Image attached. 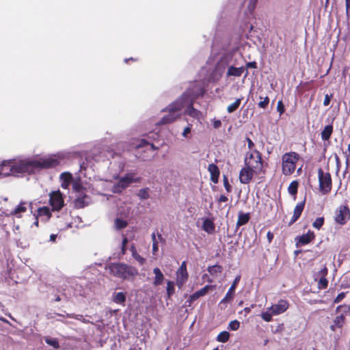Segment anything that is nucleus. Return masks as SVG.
Segmentation results:
<instances>
[{
  "mask_svg": "<svg viewBox=\"0 0 350 350\" xmlns=\"http://www.w3.org/2000/svg\"><path fill=\"white\" fill-rule=\"evenodd\" d=\"M332 96H333L332 94H329H329H325V98H324V100H323L324 106H328L329 105Z\"/></svg>",
  "mask_w": 350,
  "mask_h": 350,
  "instance_id": "52",
  "label": "nucleus"
},
{
  "mask_svg": "<svg viewBox=\"0 0 350 350\" xmlns=\"http://www.w3.org/2000/svg\"><path fill=\"white\" fill-rule=\"evenodd\" d=\"M56 238H57V234H51L50 236V241H53V242H55V240H56Z\"/></svg>",
  "mask_w": 350,
  "mask_h": 350,
  "instance_id": "62",
  "label": "nucleus"
},
{
  "mask_svg": "<svg viewBox=\"0 0 350 350\" xmlns=\"http://www.w3.org/2000/svg\"><path fill=\"white\" fill-rule=\"evenodd\" d=\"M346 293L345 292H342L340 293H339L336 297L334 299V304H338L340 303L346 296Z\"/></svg>",
  "mask_w": 350,
  "mask_h": 350,
  "instance_id": "50",
  "label": "nucleus"
},
{
  "mask_svg": "<svg viewBox=\"0 0 350 350\" xmlns=\"http://www.w3.org/2000/svg\"><path fill=\"white\" fill-rule=\"evenodd\" d=\"M208 171L211 174V180L213 183H217L220 175V172L217 165L214 163L210 164L208 167Z\"/></svg>",
  "mask_w": 350,
  "mask_h": 350,
  "instance_id": "21",
  "label": "nucleus"
},
{
  "mask_svg": "<svg viewBox=\"0 0 350 350\" xmlns=\"http://www.w3.org/2000/svg\"><path fill=\"white\" fill-rule=\"evenodd\" d=\"M257 1L258 0H250L247 8L250 13H252L254 11Z\"/></svg>",
  "mask_w": 350,
  "mask_h": 350,
  "instance_id": "49",
  "label": "nucleus"
},
{
  "mask_svg": "<svg viewBox=\"0 0 350 350\" xmlns=\"http://www.w3.org/2000/svg\"><path fill=\"white\" fill-rule=\"evenodd\" d=\"M130 250H131V252L132 255L134 254V252H137V250H136V247H135V246L134 245V244H133V245L131 246Z\"/></svg>",
  "mask_w": 350,
  "mask_h": 350,
  "instance_id": "61",
  "label": "nucleus"
},
{
  "mask_svg": "<svg viewBox=\"0 0 350 350\" xmlns=\"http://www.w3.org/2000/svg\"><path fill=\"white\" fill-rule=\"evenodd\" d=\"M319 190L323 195H327L332 189V180L329 172H324L322 168L318 171Z\"/></svg>",
  "mask_w": 350,
  "mask_h": 350,
  "instance_id": "6",
  "label": "nucleus"
},
{
  "mask_svg": "<svg viewBox=\"0 0 350 350\" xmlns=\"http://www.w3.org/2000/svg\"><path fill=\"white\" fill-rule=\"evenodd\" d=\"M12 160L3 161H2L0 165V174L3 175L5 176L14 175V171L12 170Z\"/></svg>",
  "mask_w": 350,
  "mask_h": 350,
  "instance_id": "19",
  "label": "nucleus"
},
{
  "mask_svg": "<svg viewBox=\"0 0 350 350\" xmlns=\"http://www.w3.org/2000/svg\"><path fill=\"white\" fill-rule=\"evenodd\" d=\"M139 181V178H135L134 174L133 173H128L126 174L124 177L121 178L119 181L114 186V191L118 192V189L119 191H121V189H124L127 188L132 183H137Z\"/></svg>",
  "mask_w": 350,
  "mask_h": 350,
  "instance_id": "11",
  "label": "nucleus"
},
{
  "mask_svg": "<svg viewBox=\"0 0 350 350\" xmlns=\"http://www.w3.org/2000/svg\"><path fill=\"white\" fill-rule=\"evenodd\" d=\"M191 132V128L189 126H187L184 129V131L183 132V136L185 137H187V134H189Z\"/></svg>",
  "mask_w": 350,
  "mask_h": 350,
  "instance_id": "59",
  "label": "nucleus"
},
{
  "mask_svg": "<svg viewBox=\"0 0 350 350\" xmlns=\"http://www.w3.org/2000/svg\"><path fill=\"white\" fill-rule=\"evenodd\" d=\"M315 238V234L313 231L308 230L307 233L295 238L296 246L305 245L310 243Z\"/></svg>",
  "mask_w": 350,
  "mask_h": 350,
  "instance_id": "15",
  "label": "nucleus"
},
{
  "mask_svg": "<svg viewBox=\"0 0 350 350\" xmlns=\"http://www.w3.org/2000/svg\"><path fill=\"white\" fill-rule=\"evenodd\" d=\"M350 219V208L347 205H340L334 212V221L344 226Z\"/></svg>",
  "mask_w": 350,
  "mask_h": 350,
  "instance_id": "8",
  "label": "nucleus"
},
{
  "mask_svg": "<svg viewBox=\"0 0 350 350\" xmlns=\"http://www.w3.org/2000/svg\"><path fill=\"white\" fill-rule=\"evenodd\" d=\"M324 221H325V219L323 217H318L312 223V226L314 228L319 230L323 226Z\"/></svg>",
  "mask_w": 350,
  "mask_h": 350,
  "instance_id": "41",
  "label": "nucleus"
},
{
  "mask_svg": "<svg viewBox=\"0 0 350 350\" xmlns=\"http://www.w3.org/2000/svg\"><path fill=\"white\" fill-rule=\"evenodd\" d=\"M90 197L85 193H80L75 200L74 204L76 208H83L89 204Z\"/></svg>",
  "mask_w": 350,
  "mask_h": 350,
  "instance_id": "20",
  "label": "nucleus"
},
{
  "mask_svg": "<svg viewBox=\"0 0 350 350\" xmlns=\"http://www.w3.org/2000/svg\"><path fill=\"white\" fill-rule=\"evenodd\" d=\"M230 338V334L227 331H223L220 332L217 336V341L219 342H226Z\"/></svg>",
  "mask_w": 350,
  "mask_h": 350,
  "instance_id": "35",
  "label": "nucleus"
},
{
  "mask_svg": "<svg viewBox=\"0 0 350 350\" xmlns=\"http://www.w3.org/2000/svg\"><path fill=\"white\" fill-rule=\"evenodd\" d=\"M298 187H299V182L297 180L292 181L288 187V193L291 195L295 196L296 194L297 193Z\"/></svg>",
  "mask_w": 350,
  "mask_h": 350,
  "instance_id": "33",
  "label": "nucleus"
},
{
  "mask_svg": "<svg viewBox=\"0 0 350 350\" xmlns=\"http://www.w3.org/2000/svg\"><path fill=\"white\" fill-rule=\"evenodd\" d=\"M49 204L52 207V211H58L61 210L64 205L62 193L59 191H52L49 194Z\"/></svg>",
  "mask_w": 350,
  "mask_h": 350,
  "instance_id": "10",
  "label": "nucleus"
},
{
  "mask_svg": "<svg viewBox=\"0 0 350 350\" xmlns=\"http://www.w3.org/2000/svg\"><path fill=\"white\" fill-rule=\"evenodd\" d=\"M12 170L14 176L18 174H33L39 169H49L60 164L61 159L55 155L48 158H41L38 160L31 159H11Z\"/></svg>",
  "mask_w": 350,
  "mask_h": 350,
  "instance_id": "1",
  "label": "nucleus"
},
{
  "mask_svg": "<svg viewBox=\"0 0 350 350\" xmlns=\"http://www.w3.org/2000/svg\"><path fill=\"white\" fill-rule=\"evenodd\" d=\"M127 243H128V239H127V237H124L122 241V245L126 246Z\"/></svg>",
  "mask_w": 350,
  "mask_h": 350,
  "instance_id": "63",
  "label": "nucleus"
},
{
  "mask_svg": "<svg viewBox=\"0 0 350 350\" xmlns=\"http://www.w3.org/2000/svg\"><path fill=\"white\" fill-rule=\"evenodd\" d=\"M215 129H219L221 126V122L219 120H215L213 122Z\"/></svg>",
  "mask_w": 350,
  "mask_h": 350,
  "instance_id": "54",
  "label": "nucleus"
},
{
  "mask_svg": "<svg viewBox=\"0 0 350 350\" xmlns=\"http://www.w3.org/2000/svg\"><path fill=\"white\" fill-rule=\"evenodd\" d=\"M273 314H272V312H263L262 314H261V317L262 319L266 321V322H270L272 321V316Z\"/></svg>",
  "mask_w": 350,
  "mask_h": 350,
  "instance_id": "46",
  "label": "nucleus"
},
{
  "mask_svg": "<svg viewBox=\"0 0 350 350\" xmlns=\"http://www.w3.org/2000/svg\"><path fill=\"white\" fill-rule=\"evenodd\" d=\"M159 250L158 241H154L152 243V252L153 254L156 253Z\"/></svg>",
  "mask_w": 350,
  "mask_h": 350,
  "instance_id": "60",
  "label": "nucleus"
},
{
  "mask_svg": "<svg viewBox=\"0 0 350 350\" xmlns=\"http://www.w3.org/2000/svg\"><path fill=\"white\" fill-rule=\"evenodd\" d=\"M288 303L286 300L280 299L278 304L271 306L269 310L274 315H278L284 312L288 308Z\"/></svg>",
  "mask_w": 350,
  "mask_h": 350,
  "instance_id": "16",
  "label": "nucleus"
},
{
  "mask_svg": "<svg viewBox=\"0 0 350 350\" xmlns=\"http://www.w3.org/2000/svg\"><path fill=\"white\" fill-rule=\"evenodd\" d=\"M183 109L181 100H176L170 104L166 110L168 113L164 116L161 120L157 123L158 125H164L170 124L174 122L176 119L180 117V111Z\"/></svg>",
  "mask_w": 350,
  "mask_h": 350,
  "instance_id": "4",
  "label": "nucleus"
},
{
  "mask_svg": "<svg viewBox=\"0 0 350 350\" xmlns=\"http://www.w3.org/2000/svg\"><path fill=\"white\" fill-rule=\"evenodd\" d=\"M60 178L62 180V187L67 189L72 181V175L70 172H63L60 175Z\"/></svg>",
  "mask_w": 350,
  "mask_h": 350,
  "instance_id": "24",
  "label": "nucleus"
},
{
  "mask_svg": "<svg viewBox=\"0 0 350 350\" xmlns=\"http://www.w3.org/2000/svg\"><path fill=\"white\" fill-rule=\"evenodd\" d=\"M202 228L207 233L212 234L215 231V226L211 219H206L203 221Z\"/></svg>",
  "mask_w": 350,
  "mask_h": 350,
  "instance_id": "26",
  "label": "nucleus"
},
{
  "mask_svg": "<svg viewBox=\"0 0 350 350\" xmlns=\"http://www.w3.org/2000/svg\"><path fill=\"white\" fill-rule=\"evenodd\" d=\"M44 340L46 344L52 346L55 349H58L59 347V342L56 338H51L47 337Z\"/></svg>",
  "mask_w": 350,
  "mask_h": 350,
  "instance_id": "43",
  "label": "nucleus"
},
{
  "mask_svg": "<svg viewBox=\"0 0 350 350\" xmlns=\"http://www.w3.org/2000/svg\"><path fill=\"white\" fill-rule=\"evenodd\" d=\"M328 274V269L327 268L326 265H324L323 267L317 273L314 274V280H317V278L319 277H327Z\"/></svg>",
  "mask_w": 350,
  "mask_h": 350,
  "instance_id": "38",
  "label": "nucleus"
},
{
  "mask_svg": "<svg viewBox=\"0 0 350 350\" xmlns=\"http://www.w3.org/2000/svg\"><path fill=\"white\" fill-rule=\"evenodd\" d=\"M277 110L279 111L280 114H282L284 112L285 108L282 100L278 101L277 105Z\"/></svg>",
  "mask_w": 350,
  "mask_h": 350,
  "instance_id": "51",
  "label": "nucleus"
},
{
  "mask_svg": "<svg viewBox=\"0 0 350 350\" xmlns=\"http://www.w3.org/2000/svg\"><path fill=\"white\" fill-rule=\"evenodd\" d=\"M146 145H149V142L145 139H142L140 141H139V144L137 145L138 147H143Z\"/></svg>",
  "mask_w": 350,
  "mask_h": 350,
  "instance_id": "56",
  "label": "nucleus"
},
{
  "mask_svg": "<svg viewBox=\"0 0 350 350\" xmlns=\"http://www.w3.org/2000/svg\"><path fill=\"white\" fill-rule=\"evenodd\" d=\"M27 203L21 202L13 211H11L10 215L21 217V214L27 211Z\"/></svg>",
  "mask_w": 350,
  "mask_h": 350,
  "instance_id": "25",
  "label": "nucleus"
},
{
  "mask_svg": "<svg viewBox=\"0 0 350 350\" xmlns=\"http://www.w3.org/2000/svg\"><path fill=\"white\" fill-rule=\"evenodd\" d=\"M259 173V172L245 165V167L239 172V180L242 184H249L252 181L254 174Z\"/></svg>",
  "mask_w": 350,
  "mask_h": 350,
  "instance_id": "12",
  "label": "nucleus"
},
{
  "mask_svg": "<svg viewBox=\"0 0 350 350\" xmlns=\"http://www.w3.org/2000/svg\"><path fill=\"white\" fill-rule=\"evenodd\" d=\"M153 273L154 274V278L152 282L153 285L155 286L161 285L165 278L161 269L159 267L154 268Z\"/></svg>",
  "mask_w": 350,
  "mask_h": 350,
  "instance_id": "22",
  "label": "nucleus"
},
{
  "mask_svg": "<svg viewBox=\"0 0 350 350\" xmlns=\"http://www.w3.org/2000/svg\"><path fill=\"white\" fill-rule=\"evenodd\" d=\"M189 274L187 270V263L183 261L176 271V285L181 288L187 281Z\"/></svg>",
  "mask_w": 350,
  "mask_h": 350,
  "instance_id": "13",
  "label": "nucleus"
},
{
  "mask_svg": "<svg viewBox=\"0 0 350 350\" xmlns=\"http://www.w3.org/2000/svg\"><path fill=\"white\" fill-rule=\"evenodd\" d=\"M174 282L173 281H167L166 291L168 298H170L175 293Z\"/></svg>",
  "mask_w": 350,
  "mask_h": 350,
  "instance_id": "36",
  "label": "nucleus"
},
{
  "mask_svg": "<svg viewBox=\"0 0 350 350\" xmlns=\"http://www.w3.org/2000/svg\"><path fill=\"white\" fill-rule=\"evenodd\" d=\"M243 311L245 312V314H247L251 312V308L246 307L243 309Z\"/></svg>",
  "mask_w": 350,
  "mask_h": 350,
  "instance_id": "64",
  "label": "nucleus"
},
{
  "mask_svg": "<svg viewBox=\"0 0 350 350\" xmlns=\"http://www.w3.org/2000/svg\"><path fill=\"white\" fill-rule=\"evenodd\" d=\"M208 273L212 275H216L217 273H221L223 271V267L219 265L209 266L207 269Z\"/></svg>",
  "mask_w": 350,
  "mask_h": 350,
  "instance_id": "32",
  "label": "nucleus"
},
{
  "mask_svg": "<svg viewBox=\"0 0 350 350\" xmlns=\"http://www.w3.org/2000/svg\"><path fill=\"white\" fill-rule=\"evenodd\" d=\"M246 140L247 142V145H248V148L251 150H253L252 148H254V142H252V140L249 138V137H247L246 138Z\"/></svg>",
  "mask_w": 350,
  "mask_h": 350,
  "instance_id": "57",
  "label": "nucleus"
},
{
  "mask_svg": "<svg viewBox=\"0 0 350 350\" xmlns=\"http://www.w3.org/2000/svg\"><path fill=\"white\" fill-rule=\"evenodd\" d=\"M177 100H181L183 109L186 106L187 107L185 112L186 114L193 118L198 116L199 111L193 107V100L189 93H183L182 96L177 99Z\"/></svg>",
  "mask_w": 350,
  "mask_h": 350,
  "instance_id": "7",
  "label": "nucleus"
},
{
  "mask_svg": "<svg viewBox=\"0 0 350 350\" xmlns=\"http://www.w3.org/2000/svg\"><path fill=\"white\" fill-rule=\"evenodd\" d=\"M38 217H44L45 220L48 221L52 216L51 212L49 207L42 206L38 209Z\"/></svg>",
  "mask_w": 350,
  "mask_h": 350,
  "instance_id": "28",
  "label": "nucleus"
},
{
  "mask_svg": "<svg viewBox=\"0 0 350 350\" xmlns=\"http://www.w3.org/2000/svg\"><path fill=\"white\" fill-rule=\"evenodd\" d=\"M214 287L215 286L212 285H206L204 287L191 295L187 301L189 302L191 304L200 297L204 296L210 290H213Z\"/></svg>",
  "mask_w": 350,
  "mask_h": 350,
  "instance_id": "17",
  "label": "nucleus"
},
{
  "mask_svg": "<svg viewBox=\"0 0 350 350\" xmlns=\"http://www.w3.org/2000/svg\"><path fill=\"white\" fill-rule=\"evenodd\" d=\"M228 198H227L226 196H224V195H221V196H219V199H218V200H217V201H218V202H219V203H221V202H227V201H228Z\"/></svg>",
  "mask_w": 350,
  "mask_h": 350,
  "instance_id": "58",
  "label": "nucleus"
},
{
  "mask_svg": "<svg viewBox=\"0 0 350 350\" xmlns=\"http://www.w3.org/2000/svg\"><path fill=\"white\" fill-rule=\"evenodd\" d=\"M108 269L111 275L124 280H133L138 275L137 268L125 263H111L108 266Z\"/></svg>",
  "mask_w": 350,
  "mask_h": 350,
  "instance_id": "2",
  "label": "nucleus"
},
{
  "mask_svg": "<svg viewBox=\"0 0 350 350\" xmlns=\"http://www.w3.org/2000/svg\"><path fill=\"white\" fill-rule=\"evenodd\" d=\"M244 70H245V68L243 66L237 68V67H234L233 66H229V68L228 69L226 75H227V77L233 76V77H239L242 75Z\"/></svg>",
  "mask_w": 350,
  "mask_h": 350,
  "instance_id": "23",
  "label": "nucleus"
},
{
  "mask_svg": "<svg viewBox=\"0 0 350 350\" xmlns=\"http://www.w3.org/2000/svg\"><path fill=\"white\" fill-rule=\"evenodd\" d=\"M113 301L118 304H124L126 301V294L122 292L114 294Z\"/></svg>",
  "mask_w": 350,
  "mask_h": 350,
  "instance_id": "31",
  "label": "nucleus"
},
{
  "mask_svg": "<svg viewBox=\"0 0 350 350\" xmlns=\"http://www.w3.org/2000/svg\"><path fill=\"white\" fill-rule=\"evenodd\" d=\"M305 206V200L297 204L294 208L293 215L288 223V226L293 224L300 217Z\"/></svg>",
  "mask_w": 350,
  "mask_h": 350,
  "instance_id": "18",
  "label": "nucleus"
},
{
  "mask_svg": "<svg viewBox=\"0 0 350 350\" xmlns=\"http://www.w3.org/2000/svg\"><path fill=\"white\" fill-rule=\"evenodd\" d=\"M250 214L249 213H240L238 216V219L237 221V227L239 228L245 224H246L250 220Z\"/></svg>",
  "mask_w": 350,
  "mask_h": 350,
  "instance_id": "29",
  "label": "nucleus"
},
{
  "mask_svg": "<svg viewBox=\"0 0 350 350\" xmlns=\"http://www.w3.org/2000/svg\"><path fill=\"white\" fill-rule=\"evenodd\" d=\"M115 225L117 229L121 230L125 228L127 226L128 223L126 220H124L120 218H117L115 220Z\"/></svg>",
  "mask_w": 350,
  "mask_h": 350,
  "instance_id": "37",
  "label": "nucleus"
},
{
  "mask_svg": "<svg viewBox=\"0 0 350 350\" xmlns=\"http://www.w3.org/2000/svg\"><path fill=\"white\" fill-rule=\"evenodd\" d=\"M336 312L341 313L337 315L333 321L335 326H338V328L341 329L345 324L346 316L350 312V306L347 304L338 306L336 308Z\"/></svg>",
  "mask_w": 350,
  "mask_h": 350,
  "instance_id": "9",
  "label": "nucleus"
},
{
  "mask_svg": "<svg viewBox=\"0 0 350 350\" xmlns=\"http://www.w3.org/2000/svg\"><path fill=\"white\" fill-rule=\"evenodd\" d=\"M328 286V280L326 277H319V280L318 281V288L319 289H325Z\"/></svg>",
  "mask_w": 350,
  "mask_h": 350,
  "instance_id": "40",
  "label": "nucleus"
},
{
  "mask_svg": "<svg viewBox=\"0 0 350 350\" xmlns=\"http://www.w3.org/2000/svg\"><path fill=\"white\" fill-rule=\"evenodd\" d=\"M273 237H274V235L271 231H269L267 233V238L268 239L269 243H271L272 242Z\"/></svg>",
  "mask_w": 350,
  "mask_h": 350,
  "instance_id": "55",
  "label": "nucleus"
},
{
  "mask_svg": "<svg viewBox=\"0 0 350 350\" xmlns=\"http://www.w3.org/2000/svg\"><path fill=\"white\" fill-rule=\"evenodd\" d=\"M66 317L81 321V322H83L84 323H90V321L85 319L82 314H76L72 313V314H67Z\"/></svg>",
  "mask_w": 350,
  "mask_h": 350,
  "instance_id": "39",
  "label": "nucleus"
},
{
  "mask_svg": "<svg viewBox=\"0 0 350 350\" xmlns=\"http://www.w3.org/2000/svg\"><path fill=\"white\" fill-rule=\"evenodd\" d=\"M241 280V275H238L235 277L231 286L228 289L226 296L221 300L219 302V305H226L228 301H231L233 299L234 294V290L240 282Z\"/></svg>",
  "mask_w": 350,
  "mask_h": 350,
  "instance_id": "14",
  "label": "nucleus"
},
{
  "mask_svg": "<svg viewBox=\"0 0 350 350\" xmlns=\"http://www.w3.org/2000/svg\"><path fill=\"white\" fill-rule=\"evenodd\" d=\"M72 189L76 192L80 193H83V190L85 189L82 185L81 181L80 179L75 180L72 182Z\"/></svg>",
  "mask_w": 350,
  "mask_h": 350,
  "instance_id": "34",
  "label": "nucleus"
},
{
  "mask_svg": "<svg viewBox=\"0 0 350 350\" xmlns=\"http://www.w3.org/2000/svg\"><path fill=\"white\" fill-rule=\"evenodd\" d=\"M148 190H149L148 188L141 189L139 191V193H138L137 196L142 200L148 199L149 197H150Z\"/></svg>",
  "mask_w": 350,
  "mask_h": 350,
  "instance_id": "42",
  "label": "nucleus"
},
{
  "mask_svg": "<svg viewBox=\"0 0 350 350\" xmlns=\"http://www.w3.org/2000/svg\"><path fill=\"white\" fill-rule=\"evenodd\" d=\"M223 180H224V186L226 190L227 191V192H228V193L231 192L232 187L230 185V183L228 182V177L226 175H224Z\"/></svg>",
  "mask_w": 350,
  "mask_h": 350,
  "instance_id": "48",
  "label": "nucleus"
},
{
  "mask_svg": "<svg viewBox=\"0 0 350 350\" xmlns=\"http://www.w3.org/2000/svg\"><path fill=\"white\" fill-rule=\"evenodd\" d=\"M269 103V98L268 96H265L263 98V100L260 101L258 103V105L260 108L266 109Z\"/></svg>",
  "mask_w": 350,
  "mask_h": 350,
  "instance_id": "47",
  "label": "nucleus"
},
{
  "mask_svg": "<svg viewBox=\"0 0 350 350\" xmlns=\"http://www.w3.org/2000/svg\"><path fill=\"white\" fill-rule=\"evenodd\" d=\"M300 159V155L293 151L284 153L282 156V173L286 176L292 175L297 167V163Z\"/></svg>",
  "mask_w": 350,
  "mask_h": 350,
  "instance_id": "3",
  "label": "nucleus"
},
{
  "mask_svg": "<svg viewBox=\"0 0 350 350\" xmlns=\"http://www.w3.org/2000/svg\"><path fill=\"white\" fill-rule=\"evenodd\" d=\"M241 100H242L241 98H237L234 103H231L230 105H229L227 107V111L229 113H232L234 112L235 111H237L241 105Z\"/></svg>",
  "mask_w": 350,
  "mask_h": 350,
  "instance_id": "30",
  "label": "nucleus"
},
{
  "mask_svg": "<svg viewBox=\"0 0 350 350\" xmlns=\"http://www.w3.org/2000/svg\"><path fill=\"white\" fill-rule=\"evenodd\" d=\"M333 129L334 128L332 124L325 126L321 133V139L324 141L329 140L333 133Z\"/></svg>",
  "mask_w": 350,
  "mask_h": 350,
  "instance_id": "27",
  "label": "nucleus"
},
{
  "mask_svg": "<svg viewBox=\"0 0 350 350\" xmlns=\"http://www.w3.org/2000/svg\"><path fill=\"white\" fill-rule=\"evenodd\" d=\"M133 258L138 262L139 265H143L146 262V259L141 256L138 252H134V254L132 255Z\"/></svg>",
  "mask_w": 350,
  "mask_h": 350,
  "instance_id": "45",
  "label": "nucleus"
},
{
  "mask_svg": "<svg viewBox=\"0 0 350 350\" xmlns=\"http://www.w3.org/2000/svg\"><path fill=\"white\" fill-rule=\"evenodd\" d=\"M240 327V323L237 320L232 321L229 323L228 328L230 330L236 331L239 329Z\"/></svg>",
  "mask_w": 350,
  "mask_h": 350,
  "instance_id": "44",
  "label": "nucleus"
},
{
  "mask_svg": "<svg viewBox=\"0 0 350 350\" xmlns=\"http://www.w3.org/2000/svg\"><path fill=\"white\" fill-rule=\"evenodd\" d=\"M257 68V64L256 62H250L246 64V68Z\"/></svg>",
  "mask_w": 350,
  "mask_h": 350,
  "instance_id": "53",
  "label": "nucleus"
},
{
  "mask_svg": "<svg viewBox=\"0 0 350 350\" xmlns=\"http://www.w3.org/2000/svg\"><path fill=\"white\" fill-rule=\"evenodd\" d=\"M244 163L245 165L260 172L263 168V162L261 153L253 150L246 153Z\"/></svg>",
  "mask_w": 350,
  "mask_h": 350,
  "instance_id": "5",
  "label": "nucleus"
}]
</instances>
